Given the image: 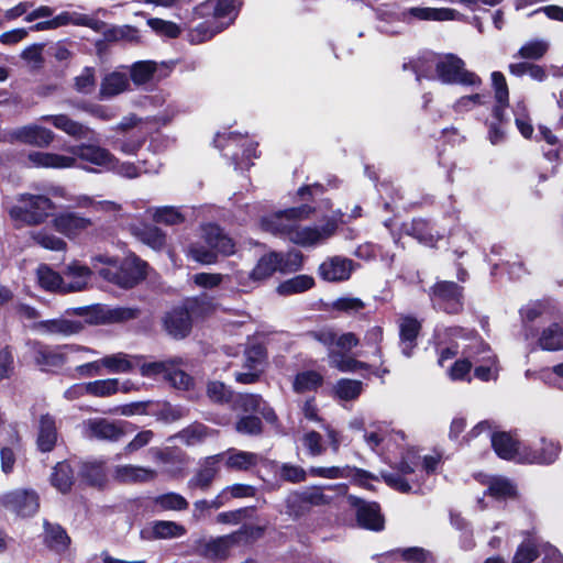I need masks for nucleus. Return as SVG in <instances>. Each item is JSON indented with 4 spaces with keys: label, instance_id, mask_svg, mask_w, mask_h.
Returning a JSON list of instances; mask_svg holds the SVG:
<instances>
[{
    "label": "nucleus",
    "instance_id": "46",
    "mask_svg": "<svg viewBox=\"0 0 563 563\" xmlns=\"http://www.w3.org/2000/svg\"><path fill=\"white\" fill-rule=\"evenodd\" d=\"M485 483L487 484V494L501 499L516 495V486L506 477L503 476H486Z\"/></svg>",
    "mask_w": 563,
    "mask_h": 563
},
{
    "label": "nucleus",
    "instance_id": "32",
    "mask_svg": "<svg viewBox=\"0 0 563 563\" xmlns=\"http://www.w3.org/2000/svg\"><path fill=\"white\" fill-rule=\"evenodd\" d=\"M43 528V540L45 545L58 554L66 552L70 543V538L66 530L58 523H51L47 520H44Z\"/></svg>",
    "mask_w": 563,
    "mask_h": 563
},
{
    "label": "nucleus",
    "instance_id": "43",
    "mask_svg": "<svg viewBox=\"0 0 563 563\" xmlns=\"http://www.w3.org/2000/svg\"><path fill=\"white\" fill-rule=\"evenodd\" d=\"M538 344L544 351L563 350V327L558 323H552L543 329L539 336Z\"/></svg>",
    "mask_w": 563,
    "mask_h": 563
},
{
    "label": "nucleus",
    "instance_id": "63",
    "mask_svg": "<svg viewBox=\"0 0 563 563\" xmlns=\"http://www.w3.org/2000/svg\"><path fill=\"white\" fill-rule=\"evenodd\" d=\"M473 360L464 353V345L462 346V357L453 363L449 369V376L452 380H463L468 377L471 368L473 367Z\"/></svg>",
    "mask_w": 563,
    "mask_h": 563
},
{
    "label": "nucleus",
    "instance_id": "1",
    "mask_svg": "<svg viewBox=\"0 0 563 563\" xmlns=\"http://www.w3.org/2000/svg\"><path fill=\"white\" fill-rule=\"evenodd\" d=\"M313 209L308 205L279 210L260 219L263 231L289 240L300 246H312L334 234L336 223L333 220L322 225L302 227L301 221L308 219Z\"/></svg>",
    "mask_w": 563,
    "mask_h": 563
},
{
    "label": "nucleus",
    "instance_id": "55",
    "mask_svg": "<svg viewBox=\"0 0 563 563\" xmlns=\"http://www.w3.org/2000/svg\"><path fill=\"white\" fill-rule=\"evenodd\" d=\"M539 540L529 536L517 549L511 563H531L538 556Z\"/></svg>",
    "mask_w": 563,
    "mask_h": 563
},
{
    "label": "nucleus",
    "instance_id": "7",
    "mask_svg": "<svg viewBox=\"0 0 563 563\" xmlns=\"http://www.w3.org/2000/svg\"><path fill=\"white\" fill-rule=\"evenodd\" d=\"M246 541L247 530L243 528L229 534L198 540L196 553L209 562L222 563L230 559L232 549Z\"/></svg>",
    "mask_w": 563,
    "mask_h": 563
},
{
    "label": "nucleus",
    "instance_id": "28",
    "mask_svg": "<svg viewBox=\"0 0 563 563\" xmlns=\"http://www.w3.org/2000/svg\"><path fill=\"white\" fill-rule=\"evenodd\" d=\"M92 224L89 218L81 217L77 212H64L55 217L56 230L69 238L77 236Z\"/></svg>",
    "mask_w": 563,
    "mask_h": 563
},
{
    "label": "nucleus",
    "instance_id": "11",
    "mask_svg": "<svg viewBox=\"0 0 563 563\" xmlns=\"http://www.w3.org/2000/svg\"><path fill=\"white\" fill-rule=\"evenodd\" d=\"M420 464V459L415 451H408L393 472L383 473L385 483L400 493L416 492L419 488L416 478V470Z\"/></svg>",
    "mask_w": 563,
    "mask_h": 563
},
{
    "label": "nucleus",
    "instance_id": "61",
    "mask_svg": "<svg viewBox=\"0 0 563 563\" xmlns=\"http://www.w3.org/2000/svg\"><path fill=\"white\" fill-rule=\"evenodd\" d=\"M147 25L159 36L176 38L180 35V27L172 21L151 18L147 20Z\"/></svg>",
    "mask_w": 563,
    "mask_h": 563
},
{
    "label": "nucleus",
    "instance_id": "31",
    "mask_svg": "<svg viewBox=\"0 0 563 563\" xmlns=\"http://www.w3.org/2000/svg\"><path fill=\"white\" fill-rule=\"evenodd\" d=\"M156 476V471L132 464L118 465L113 470V477L120 483H145Z\"/></svg>",
    "mask_w": 563,
    "mask_h": 563
},
{
    "label": "nucleus",
    "instance_id": "36",
    "mask_svg": "<svg viewBox=\"0 0 563 563\" xmlns=\"http://www.w3.org/2000/svg\"><path fill=\"white\" fill-rule=\"evenodd\" d=\"M420 331V323L412 317H404L400 319V346L405 356H411L412 350L417 345V336Z\"/></svg>",
    "mask_w": 563,
    "mask_h": 563
},
{
    "label": "nucleus",
    "instance_id": "40",
    "mask_svg": "<svg viewBox=\"0 0 563 563\" xmlns=\"http://www.w3.org/2000/svg\"><path fill=\"white\" fill-rule=\"evenodd\" d=\"M140 360L141 356L119 352L103 356L101 364L111 374H125L132 372Z\"/></svg>",
    "mask_w": 563,
    "mask_h": 563
},
{
    "label": "nucleus",
    "instance_id": "56",
    "mask_svg": "<svg viewBox=\"0 0 563 563\" xmlns=\"http://www.w3.org/2000/svg\"><path fill=\"white\" fill-rule=\"evenodd\" d=\"M98 313L100 314L98 319L101 322H121L130 319H134L137 316V310L133 308L126 307H117V308H98Z\"/></svg>",
    "mask_w": 563,
    "mask_h": 563
},
{
    "label": "nucleus",
    "instance_id": "20",
    "mask_svg": "<svg viewBox=\"0 0 563 563\" xmlns=\"http://www.w3.org/2000/svg\"><path fill=\"white\" fill-rule=\"evenodd\" d=\"M349 503L355 509L360 527L372 531L384 529L385 519L377 503L366 501L353 495L349 496Z\"/></svg>",
    "mask_w": 563,
    "mask_h": 563
},
{
    "label": "nucleus",
    "instance_id": "34",
    "mask_svg": "<svg viewBox=\"0 0 563 563\" xmlns=\"http://www.w3.org/2000/svg\"><path fill=\"white\" fill-rule=\"evenodd\" d=\"M132 234L143 244L154 251H161L166 245L165 232L152 224L134 225L131 228Z\"/></svg>",
    "mask_w": 563,
    "mask_h": 563
},
{
    "label": "nucleus",
    "instance_id": "41",
    "mask_svg": "<svg viewBox=\"0 0 563 563\" xmlns=\"http://www.w3.org/2000/svg\"><path fill=\"white\" fill-rule=\"evenodd\" d=\"M388 562L405 561L409 563H427L431 558L429 551L419 547L397 549L382 555Z\"/></svg>",
    "mask_w": 563,
    "mask_h": 563
},
{
    "label": "nucleus",
    "instance_id": "18",
    "mask_svg": "<svg viewBox=\"0 0 563 563\" xmlns=\"http://www.w3.org/2000/svg\"><path fill=\"white\" fill-rule=\"evenodd\" d=\"M123 421H110L106 418H91L81 424L82 434L88 439L115 442L124 435Z\"/></svg>",
    "mask_w": 563,
    "mask_h": 563
},
{
    "label": "nucleus",
    "instance_id": "17",
    "mask_svg": "<svg viewBox=\"0 0 563 563\" xmlns=\"http://www.w3.org/2000/svg\"><path fill=\"white\" fill-rule=\"evenodd\" d=\"M1 505L21 517L35 515L40 507L38 495L33 489L18 488L3 494Z\"/></svg>",
    "mask_w": 563,
    "mask_h": 563
},
{
    "label": "nucleus",
    "instance_id": "16",
    "mask_svg": "<svg viewBox=\"0 0 563 563\" xmlns=\"http://www.w3.org/2000/svg\"><path fill=\"white\" fill-rule=\"evenodd\" d=\"M82 352L90 355H97L98 352L90 347L79 346V345H63L59 347H49L42 344H36L34 360L36 364L43 371H51L53 368L62 367L67 358L66 353L64 352Z\"/></svg>",
    "mask_w": 563,
    "mask_h": 563
},
{
    "label": "nucleus",
    "instance_id": "9",
    "mask_svg": "<svg viewBox=\"0 0 563 563\" xmlns=\"http://www.w3.org/2000/svg\"><path fill=\"white\" fill-rule=\"evenodd\" d=\"M438 79L443 84H459L477 87L482 79L473 71L465 69L463 59L454 54L440 56L434 62Z\"/></svg>",
    "mask_w": 563,
    "mask_h": 563
},
{
    "label": "nucleus",
    "instance_id": "12",
    "mask_svg": "<svg viewBox=\"0 0 563 563\" xmlns=\"http://www.w3.org/2000/svg\"><path fill=\"white\" fill-rule=\"evenodd\" d=\"M484 434L485 440L489 441L496 454L504 460L517 463V455L521 451L522 442H519L510 433L493 432L487 421L478 422L468 433L470 438H476Z\"/></svg>",
    "mask_w": 563,
    "mask_h": 563
},
{
    "label": "nucleus",
    "instance_id": "42",
    "mask_svg": "<svg viewBox=\"0 0 563 563\" xmlns=\"http://www.w3.org/2000/svg\"><path fill=\"white\" fill-rule=\"evenodd\" d=\"M404 231L420 243L429 246H433L439 238L433 233L429 222L423 219H413L411 223L404 224Z\"/></svg>",
    "mask_w": 563,
    "mask_h": 563
},
{
    "label": "nucleus",
    "instance_id": "14",
    "mask_svg": "<svg viewBox=\"0 0 563 563\" xmlns=\"http://www.w3.org/2000/svg\"><path fill=\"white\" fill-rule=\"evenodd\" d=\"M175 65L176 62L174 60L159 63L154 60H139L130 66V77L135 86H147L167 78L174 70Z\"/></svg>",
    "mask_w": 563,
    "mask_h": 563
},
{
    "label": "nucleus",
    "instance_id": "64",
    "mask_svg": "<svg viewBox=\"0 0 563 563\" xmlns=\"http://www.w3.org/2000/svg\"><path fill=\"white\" fill-rule=\"evenodd\" d=\"M302 446L310 456H320L323 454L325 446L322 443V437L317 431H309L302 435Z\"/></svg>",
    "mask_w": 563,
    "mask_h": 563
},
{
    "label": "nucleus",
    "instance_id": "37",
    "mask_svg": "<svg viewBox=\"0 0 563 563\" xmlns=\"http://www.w3.org/2000/svg\"><path fill=\"white\" fill-rule=\"evenodd\" d=\"M222 454L223 460L225 459V466L233 471H249L256 466L261 461V456L258 454L236 449H229Z\"/></svg>",
    "mask_w": 563,
    "mask_h": 563
},
{
    "label": "nucleus",
    "instance_id": "30",
    "mask_svg": "<svg viewBox=\"0 0 563 563\" xmlns=\"http://www.w3.org/2000/svg\"><path fill=\"white\" fill-rule=\"evenodd\" d=\"M201 235L206 244L217 252L223 255L234 253V243L218 225L211 223L201 225Z\"/></svg>",
    "mask_w": 563,
    "mask_h": 563
},
{
    "label": "nucleus",
    "instance_id": "24",
    "mask_svg": "<svg viewBox=\"0 0 563 563\" xmlns=\"http://www.w3.org/2000/svg\"><path fill=\"white\" fill-rule=\"evenodd\" d=\"M445 327H437L434 330V339L440 349L439 364L443 366L446 360L453 358L459 351H462L463 344L470 343L467 340H463L464 333L452 334L449 330L453 329Z\"/></svg>",
    "mask_w": 563,
    "mask_h": 563
},
{
    "label": "nucleus",
    "instance_id": "13",
    "mask_svg": "<svg viewBox=\"0 0 563 563\" xmlns=\"http://www.w3.org/2000/svg\"><path fill=\"white\" fill-rule=\"evenodd\" d=\"M560 452L559 441L543 437L533 443L522 442L521 451L517 455V463L549 465L556 461Z\"/></svg>",
    "mask_w": 563,
    "mask_h": 563
},
{
    "label": "nucleus",
    "instance_id": "47",
    "mask_svg": "<svg viewBox=\"0 0 563 563\" xmlns=\"http://www.w3.org/2000/svg\"><path fill=\"white\" fill-rule=\"evenodd\" d=\"M151 533L154 539H176L186 534V528L175 521L156 520L152 523Z\"/></svg>",
    "mask_w": 563,
    "mask_h": 563
},
{
    "label": "nucleus",
    "instance_id": "21",
    "mask_svg": "<svg viewBox=\"0 0 563 563\" xmlns=\"http://www.w3.org/2000/svg\"><path fill=\"white\" fill-rule=\"evenodd\" d=\"M222 461L223 454H216L203 459L192 477L188 481L187 487L190 490H208L219 472V465Z\"/></svg>",
    "mask_w": 563,
    "mask_h": 563
},
{
    "label": "nucleus",
    "instance_id": "2",
    "mask_svg": "<svg viewBox=\"0 0 563 563\" xmlns=\"http://www.w3.org/2000/svg\"><path fill=\"white\" fill-rule=\"evenodd\" d=\"M68 151L73 154L71 156L46 152H31L27 158L34 167L57 169L74 168L77 166L78 159L107 170L114 168L117 164L114 155L109 150L97 144L82 143L70 146Z\"/></svg>",
    "mask_w": 563,
    "mask_h": 563
},
{
    "label": "nucleus",
    "instance_id": "33",
    "mask_svg": "<svg viewBox=\"0 0 563 563\" xmlns=\"http://www.w3.org/2000/svg\"><path fill=\"white\" fill-rule=\"evenodd\" d=\"M41 120L49 121L56 129L76 140L86 139L92 132L90 128L70 119L67 114L43 115Z\"/></svg>",
    "mask_w": 563,
    "mask_h": 563
},
{
    "label": "nucleus",
    "instance_id": "48",
    "mask_svg": "<svg viewBox=\"0 0 563 563\" xmlns=\"http://www.w3.org/2000/svg\"><path fill=\"white\" fill-rule=\"evenodd\" d=\"M37 279L41 287L49 291L65 292V280L63 274L54 272L47 265H41L37 268Z\"/></svg>",
    "mask_w": 563,
    "mask_h": 563
},
{
    "label": "nucleus",
    "instance_id": "39",
    "mask_svg": "<svg viewBox=\"0 0 563 563\" xmlns=\"http://www.w3.org/2000/svg\"><path fill=\"white\" fill-rule=\"evenodd\" d=\"M130 88V80L123 73L113 71L103 77L99 96L100 99H109L118 96Z\"/></svg>",
    "mask_w": 563,
    "mask_h": 563
},
{
    "label": "nucleus",
    "instance_id": "23",
    "mask_svg": "<svg viewBox=\"0 0 563 563\" xmlns=\"http://www.w3.org/2000/svg\"><path fill=\"white\" fill-rule=\"evenodd\" d=\"M278 253H269L262 256L250 273H238L235 280L239 285L249 287L250 284H257L272 276L278 268Z\"/></svg>",
    "mask_w": 563,
    "mask_h": 563
},
{
    "label": "nucleus",
    "instance_id": "27",
    "mask_svg": "<svg viewBox=\"0 0 563 563\" xmlns=\"http://www.w3.org/2000/svg\"><path fill=\"white\" fill-rule=\"evenodd\" d=\"M164 327L167 333L175 339L185 338L191 329V318L186 308L172 309L164 318Z\"/></svg>",
    "mask_w": 563,
    "mask_h": 563
},
{
    "label": "nucleus",
    "instance_id": "58",
    "mask_svg": "<svg viewBox=\"0 0 563 563\" xmlns=\"http://www.w3.org/2000/svg\"><path fill=\"white\" fill-rule=\"evenodd\" d=\"M549 42L541 38L525 43L518 51V56L523 59H540L549 49Z\"/></svg>",
    "mask_w": 563,
    "mask_h": 563
},
{
    "label": "nucleus",
    "instance_id": "29",
    "mask_svg": "<svg viewBox=\"0 0 563 563\" xmlns=\"http://www.w3.org/2000/svg\"><path fill=\"white\" fill-rule=\"evenodd\" d=\"M351 273L352 261L339 256L331 257L319 266V274L327 282L346 280Z\"/></svg>",
    "mask_w": 563,
    "mask_h": 563
},
{
    "label": "nucleus",
    "instance_id": "57",
    "mask_svg": "<svg viewBox=\"0 0 563 563\" xmlns=\"http://www.w3.org/2000/svg\"><path fill=\"white\" fill-rule=\"evenodd\" d=\"M208 428L201 423H194L181 430L176 438L186 445L201 443L208 437Z\"/></svg>",
    "mask_w": 563,
    "mask_h": 563
},
{
    "label": "nucleus",
    "instance_id": "3",
    "mask_svg": "<svg viewBox=\"0 0 563 563\" xmlns=\"http://www.w3.org/2000/svg\"><path fill=\"white\" fill-rule=\"evenodd\" d=\"M239 0H207L195 8V15L205 19L188 32V40L199 44L212 38L233 21Z\"/></svg>",
    "mask_w": 563,
    "mask_h": 563
},
{
    "label": "nucleus",
    "instance_id": "51",
    "mask_svg": "<svg viewBox=\"0 0 563 563\" xmlns=\"http://www.w3.org/2000/svg\"><path fill=\"white\" fill-rule=\"evenodd\" d=\"M52 485L60 493L66 494L70 490L74 483V472L66 462L58 463L51 477Z\"/></svg>",
    "mask_w": 563,
    "mask_h": 563
},
{
    "label": "nucleus",
    "instance_id": "50",
    "mask_svg": "<svg viewBox=\"0 0 563 563\" xmlns=\"http://www.w3.org/2000/svg\"><path fill=\"white\" fill-rule=\"evenodd\" d=\"M155 509L165 511V510H174L181 511L186 510L189 506L187 499L177 493H166L158 496H155L152 500Z\"/></svg>",
    "mask_w": 563,
    "mask_h": 563
},
{
    "label": "nucleus",
    "instance_id": "19",
    "mask_svg": "<svg viewBox=\"0 0 563 563\" xmlns=\"http://www.w3.org/2000/svg\"><path fill=\"white\" fill-rule=\"evenodd\" d=\"M54 136L51 130L36 124L20 126L2 134V139L5 142H21L38 147L48 146L53 142Z\"/></svg>",
    "mask_w": 563,
    "mask_h": 563
},
{
    "label": "nucleus",
    "instance_id": "4",
    "mask_svg": "<svg viewBox=\"0 0 563 563\" xmlns=\"http://www.w3.org/2000/svg\"><path fill=\"white\" fill-rule=\"evenodd\" d=\"M449 331L454 335L463 332L465 335L463 340L470 341V343L464 344V353L471 356L474 362V376L482 382L496 380L499 374V365L490 346L473 330L453 328Z\"/></svg>",
    "mask_w": 563,
    "mask_h": 563
},
{
    "label": "nucleus",
    "instance_id": "22",
    "mask_svg": "<svg viewBox=\"0 0 563 563\" xmlns=\"http://www.w3.org/2000/svg\"><path fill=\"white\" fill-rule=\"evenodd\" d=\"M461 16L460 12L450 8H427L412 7L397 13V19L410 22L412 20L423 21H452Z\"/></svg>",
    "mask_w": 563,
    "mask_h": 563
},
{
    "label": "nucleus",
    "instance_id": "62",
    "mask_svg": "<svg viewBox=\"0 0 563 563\" xmlns=\"http://www.w3.org/2000/svg\"><path fill=\"white\" fill-rule=\"evenodd\" d=\"M309 475L314 477H322V478H329V479H336V478H349L351 473V466H330V467H322V466H312L308 471Z\"/></svg>",
    "mask_w": 563,
    "mask_h": 563
},
{
    "label": "nucleus",
    "instance_id": "8",
    "mask_svg": "<svg viewBox=\"0 0 563 563\" xmlns=\"http://www.w3.org/2000/svg\"><path fill=\"white\" fill-rule=\"evenodd\" d=\"M214 145L230 157L235 169H246L256 157V144L236 132H219L214 137Z\"/></svg>",
    "mask_w": 563,
    "mask_h": 563
},
{
    "label": "nucleus",
    "instance_id": "44",
    "mask_svg": "<svg viewBox=\"0 0 563 563\" xmlns=\"http://www.w3.org/2000/svg\"><path fill=\"white\" fill-rule=\"evenodd\" d=\"M57 440L55 421L49 416H43L40 421L37 444L42 452H49Z\"/></svg>",
    "mask_w": 563,
    "mask_h": 563
},
{
    "label": "nucleus",
    "instance_id": "38",
    "mask_svg": "<svg viewBox=\"0 0 563 563\" xmlns=\"http://www.w3.org/2000/svg\"><path fill=\"white\" fill-rule=\"evenodd\" d=\"M492 85L495 90L496 106L493 109V115L499 122L504 119V113L509 102V91L506 78L500 71L492 73Z\"/></svg>",
    "mask_w": 563,
    "mask_h": 563
},
{
    "label": "nucleus",
    "instance_id": "26",
    "mask_svg": "<svg viewBox=\"0 0 563 563\" xmlns=\"http://www.w3.org/2000/svg\"><path fill=\"white\" fill-rule=\"evenodd\" d=\"M91 275V269L77 261L68 264L63 271L65 292L84 290L88 286Z\"/></svg>",
    "mask_w": 563,
    "mask_h": 563
},
{
    "label": "nucleus",
    "instance_id": "59",
    "mask_svg": "<svg viewBox=\"0 0 563 563\" xmlns=\"http://www.w3.org/2000/svg\"><path fill=\"white\" fill-rule=\"evenodd\" d=\"M266 360V351L262 345H252L244 352L245 369H254L263 373V366Z\"/></svg>",
    "mask_w": 563,
    "mask_h": 563
},
{
    "label": "nucleus",
    "instance_id": "25",
    "mask_svg": "<svg viewBox=\"0 0 563 563\" xmlns=\"http://www.w3.org/2000/svg\"><path fill=\"white\" fill-rule=\"evenodd\" d=\"M33 329L42 335L70 336L82 330L80 321L65 318L43 320L34 323Z\"/></svg>",
    "mask_w": 563,
    "mask_h": 563
},
{
    "label": "nucleus",
    "instance_id": "35",
    "mask_svg": "<svg viewBox=\"0 0 563 563\" xmlns=\"http://www.w3.org/2000/svg\"><path fill=\"white\" fill-rule=\"evenodd\" d=\"M364 440L375 451L380 445L389 446L391 442L398 443V440L404 441L405 434L401 431H391L387 424L379 423L374 431L364 434Z\"/></svg>",
    "mask_w": 563,
    "mask_h": 563
},
{
    "label": "nucleus",
    "instance_id": "53",
    "mask_svg": "<svg viewBox=\"0 0 563 563\" xmlns=\"http://www.w3.org/2000/svg\"><path fill=\"white\" fill-rule=\"evenodd\" d=\"M120 390L118 378L98 379L87 383V395L93 397H110Z\"/></svg>",
    "mask_w": 563,
    "mask_h": 563
},
{
    "label": "nucleus",
    "instance_id": "49",
    "mask_svg": "<svg viewBox=\"0 0 563 563\" xmlns=\"http://www.w3.org/2000/svg\"><path fill=\"white\" fill-rule=\"evenodd\" d=\"M323 383V377L316 371H303L298 373L292 382L296 393L302 394L317 390Z\"/></svg>",
    "mask_w": 563,
    "mask_h": 563
},
{
    "label": "nucleus",
    "instance_id": "15",
    "mask_svg": "<svg viewBox=\"0 0 563 563\" xmlns=\"http://www.w3.org/2000/svg\"><path fill=\"white\" fill-rule=\"evenodd\" d=\"M433 307L446 313H459L463 309L462 287L453 282H439L430 292Z\"/></svg>",
    "mask_w": 563,
    "mask_h": 563
},
{
    "label": "nucleus",
    "instance_id": "54",
    "mask_svg": "<svg viewBox=\"0 0 563 563\" xmlns=\"http://www.w3.org/2000/svg\"><path fill=\"white\" fill-rule=\"evenodd\" d=\"M152 218L157 223L176 225L185 221V216L179 208L173 206L157 207L153 209Z\"/></svg>",
    "mask_w": 563,
    "mask_h": 563
},
{
    "label": "nucleus",
    "instance_id": "60",
    "mask_svg": "<svg viewBox=\"0 0 563 563\" xmlns=\"http://www.w3.org/2000/svg\"><path fill=\"white\" fill-rule=\"evenodd\" d=\"M362 387L360 380L342 378L335 384L334 391L340 399L352 400L360 396Z\"/></svg>",
    "mask_w": 563,
    "mask_h": 563
},
{
    "label": "nucleus",
    "instance_id": "10",
    "mask_svg": "<svg viewBox=\"0 0 563 563\" xmlns=\"http://www.w3.org/2000/svg\"><path fill=\"white\" fill-rule=\"evenodd\" d=\"M147 264L134 254L128 255L117 268H101L99 275L122 288H132L146 276Z\"/></svg>",
    "mask_w": 563,
    "mask_h": 563
},
{
    "label": "nucleus",
    "instance_id": "6",
    "mask_svg": "<svg viewBox=\"0 0 563 563\" xmlns=\"http://www.w3.org/2000/svg\"><path fill=\"white\" fill-rule=\"evenodd\" d=\"M142 124L143 120L136 114L123 117L120 123L110 128L111 134L107 136L109 144L123 154L135 155L146 137V131Z\"/></svg>",
    "mask_w": 563,
    "mask_h": 563
},
{
    "label": "nucleus",
    "instance_id": "45",
    "mask_svg": "<svg viewBox=\"0 0 563 563\" xmlns=\"http://www.w3.org/2000/svg\"><path fill=\"white\" fill-rule=\"evenodd\" d=\"M329 364H330V366H332L343 373H354V372L369 368V365L367 363L357 361L354 357L346 356V355H344L340 352H335V351L329 352Z\"/></svg>",
    "mask_w": 563,
    "mask_h": 563
},
{
    "label": "nucleus",
    "instance_id": "52",
    "mask_svg": "<svg viewBox=\"0 0 563 563\" xmlns=\"http://www.w3.org/2000/svg\"><path fill=\"white\" fill-rule=\"evenodd\" d=\"M313 278L308 275H298L285 280L277 287L279 295H292L303 292L313 286Z\"/></svg>",
    "mask_w": 563,
    "mask_h": 563
},
{
    "label": "nucleus",
    "instance_id": "5",
    "mask_svg": "<svg viewBox=\"0 0 563 563\" xmlns=\"http://www.w3.org/2000/svg\"><path fill=\"white\" fill-rule=\"evenodd\" d=\"M55 209L52 200L44 195L21 194L9 209V216L15 227L43 223Z\"/></svg>",
    "mask_w": 563,
    "mask_h": 563
}]
</instances>
